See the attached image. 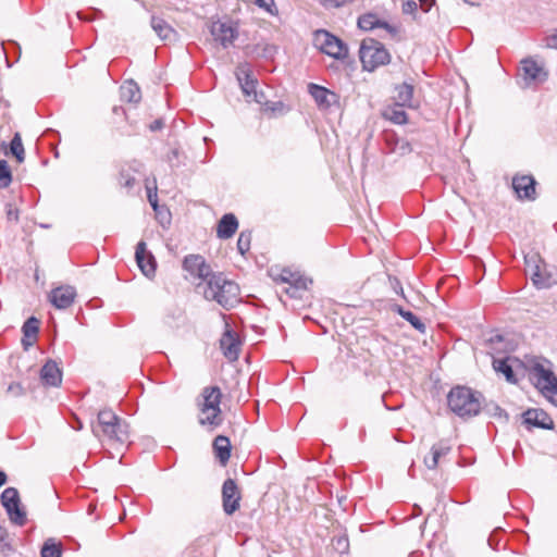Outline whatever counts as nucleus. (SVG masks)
Wrapping results in <instances>:
<instances>
[{"instance_id":"obj_1","label":"nucleus","mask_w":557,"mask_h":557,"mask_svg":"<svg viewBox=\"0 0 557 557\" xmlns=\"http://www.w3.org/2000/svg\"><path fill=\"white\" fill-rule=\"evenodd\" d=\"M92 433L110 446H124L129 442L128 423L111 409L98 412L97 422L91 425Z\"/></svg>"},{"instance_id":"obj_2","label":"nucleus","mask_w":557,"mask_h":557,"mask_svg":"<svg viewBox=\"0 0 557 557\" xmlns=\"http://www.w3.org/2000/svg\"><path fill=\"white\" fill-rule=\"evenodd\" d=\"M205 298L216 301L228 310L240 301V288L234 281L227 280L223 274H213L207 282L203 290Z\"/></svg>"},{"instance_id":"obj_3","label":"nucleus","mask_w":557,"mask_h":557,"mask_svg":"<svg viewBox=\"0 0 557 557\" xmlns=\"http://www.w3.org/2000/svg\"><path fill=\"white\" fill-rule=\"evenodd\" d=\"M481 395L465 386L451 388L447 396L449 409L462 419L476 416L481 410Z\"/></svg>"},{"instance_id":"obj_4","label":"nucleus","mask_w":557,"mask_h":557,"mask_svg":"<svg viewBox=\"0 0 557 557\" xmlns=\"http://www.w3.org/2000/svg\"><path fill=\"white\" fill-rule=\"evenodd\" d=\"M359 58L363 70L369 72H372L379 66L385 65L391 61V54L383 44L373 38H366L362 40L359 49Z\"/></svg>"},{"instance_id":"obj_5","label":"nucleus","mask_w":557,"mask_h":557,"mask_svg":"<svg viewBox=\"0 0 557 557\" xmlns=\"http://www.w3.org/2000/svg\"><path fill=\"white\" fill-rule=\"evenodd\" d=\"M535 387L554 406H557V376L541 362H535L530 370Z\"/></svg>"},{"instance_id":"obj_6","label":"nucleus","mask_w":557,"mask_h":557,"mask_svg":"<svg viewBox=\"0 0 557 557\" xmlns=\"http://www.w3.org/2000/svg\"><path fill=\"white\" fill-rule=\"evenodd\" d=\"M201 414L199 422L211 426H219L222 423L221 417V391L216 386L206 387L202 392Z\"/></svg>"},{"instance_id":"obj_7","label":"nucleus","mask_w":557,"mask_h":557,"mask_svg":"<svg viewBox=\"0 0 557 557\" xmlns=\"http://www.w3.org/2000/svg\"><path fill=\"white\" fill-rule=\"evenodd\" d=\"M313 45L323 53L338 60L348 54L347 46L336 36L325 29H318L313 34Z\"/></svg>"},{"instance_id":"obj_8","label":"nucleus","mask_w":557,"mask_h":557,"mask_svg":"<svg viewBox=\"0 0 557 557\" xmlns=\"http://www.w3.org/2000/svg\"><path fill=\"white\" fill-rule=\"evenodd\" d=\"M0 500L11 522L20 527L26 523V512L20 507V494L15 487H7L1 493Z\"/></svg>"},{"instance_id":"obj_9","label":"nucleus","mask_w":557,"mask_h":557,"mask_svg":"<svg viewBox=\"0 0 557 557\" xmlns=\"http://www.w3.org/2000/svg\"><path fill=\"white\" fill-rule=\"evenodd\" d=\"M210 34L214 42L227 49L238 37V29L232 21H215L210 25Z\"/></svg>"},{"instance_id":"obj_10","label":"nucleus","mask_w":557,"mask_h":557,"mask_svg":"<svg viewBox=\"0 0 557 557\" xmlns=\"http://www.w3.org/2000/svg\"><path fill=\"white\" fill-rule=\"evenodd\" d=\"M242 91L246 97H251L257 103H262L264 98L262 92H257L258 81L253 77L248 63L239 64L235 72Z\"/></svg>"},{"instance_id":"obj_11","label":"nucleus","mask_w":557,"mask_h":557,"mask_svg":"<svg viewBox=\"0 0 557 557\" xmlns=\"http://www.w3.org/2000/svg\"><path fill=\"white\" fill-rule=\"evenodd\" d=\"M520 72L525 87L536 86L547 78V72L544 67L532 59H525L521 62Z\"/></svg>"},{"instance_id":"obj_12","label":"nucleus","mask_w":557,"mask_h":557,"mask_svg":"<svg viewBox=\"0 0 557 557\" xmlns=\"http://www.w3.org/2000/svg\"><path fill=\"white\" fill-rule=\"evenodd\" d=\"M135 260L141 273L151 278L156 274L157 261L151 251L147 250V245L140 240L136 246Z\"/></svg>"},{"instance_id":"obj_13","label":"nucleus","mask_w":557,"mask_h":557,"mask_svg":"<svg viewBox=\"0 0 557 557\" xmlns=\"http://www.w3.org/2000/svg\"><path fill=\"white\" fill-rule=\"evenodd\" d=\"M223 510L226 515H233L239 508L240 493L233 479L224 481L222 486Z\"/></svg>"},{"instance_id":"obj_14","label":"nucleus","mask_w":557,"mask_h":557,"mask_svg":"<svg viewBox=\"0 0 557 557\" xmlns=\"http://www.w3.org/2000/svg\"><path fill=\"white\" fill-rule=\"evenodd\" d=\"M76 295V289L73 286L62 285L50 292L49 300L57 309L64 310L74 304Z\"/></svg>"},{"instance_id":"obj_15","label":"nucleus","mask_w":557,"mask_h":557,"mask_svg":"<svg viewBox=\"0 0 557 557\" xmlns=\"http://www.w3.org/2000/svg\"><path fill=\"white\" fill-rule=\"evenodd\" d=\"M183 268L190 273V275L199 277L206 282L210 278L211 273L210 265H208L203 257L199 255H189L185 257L183 261Z\"/></svg>"},{"instance_id":"obj_16","label":"nucleus","mask_w":557,"mask_h":557,"mask_svg":"<svg viewBox=\"0 0 557 557\" xmlns=\"http://www.w3.org/2000/svg\"><path fill=\"white\" fill-rule=\"evenodd\" d=\"M358 26L363 30H372L374 28L385 29L392 38L398 35V27L385 21H381L376 14L367 13L358 18Z\"/></svg>"},{"instance_id":"obj_17","label":"nucleus","mask_w":557,"mask_h":557,"mask_svg":"<svg viewBox=\"0 0 557 557\" xmlns=\"http://www.w3.org/2000/svg\"><path fill=\"white\" fill-rule=\"evenodd\" d=\"M512 187L519 198L534 199L535 180L531 175L515 176Z\"/></svg>"},{"instance_id":"obj_18","label":"nucleus","mask_w":557,"mask_h":557,"mask_svg":"<svg viewBox=\"0 0 557 557\" xmlns=\"http://www.w3.org/2000/svg\"><path fill=\"white\" fill-rule=\"evenodd\" d=\"M220 346H221V349L224 354V356L231 360V361H234V360H237L238 358V355H239V346H240V343L236 336V334L231 331V330H226L220 341Z\"/></svg>"},{"instance_id":"obj_19","label":"nucleus","mask_w":557,"mask_h":557,"mask_svg":"<svg viewBox=\"0 0 557 557\" xmlns=\"http://www.w3.org/2000/svg\"><path fill=\"white\" fill-rule=\"evenodd\" d=\"M524 423L531 426L550 430L554 428L552 418L542 409H529L523 413Z\"/></svg>"},{"instance_id":"obj_20","label":"nucleus","mask_w":557,"mask_h":557,"mask_svg":"<svg viewBox=\"0 0 557 557\" xmlns=\"http://www.w3.org/2000/svg\"><path fill=\"white\" fill-rule=\"evenodd\" d=\"M40 379L45 385L57 387L62 382V372L54 361L49 360L40 370Z\"/></svg>"},{"instance_id":"obj_21","label":"nucleus","mask_w":557,"mask_h":557,"mask_svg":"<svg viewBox=\"0 0 557 557\" xmlns=\"http://www.w3.org/2000/svg\"><path fill=\"white\" fill-rule=\"evenodd\" d=\"M309 92L319 106V108L322 109H329L332 104V102L335 101L336 95L325 87L310 84L309 85Z\"/></svg>"},{"instance_id":"obj_22","label":"nucleus","mask_w":557,"mask_h":557,"mask_svg":"<svg viewBox=\"0 0 557 557\" xmlns=\"http://www.w3.org/2000/svg\"><path fill=\"white\" fill-rule=\"evenodd\" d=\"M451 446L446 441H440L431 447L430 456L424 457V465L428 469H435L440 458L449 454Z\"/></svg>"},{"instance_id":"obj_23","label":"nucleus","mask_w":557,"mask_h":557,"mask_svg":"<svg viewBox=\"0 0 557 557\" xmlns=\"http://www.w3.org/2000/svg\"><path fill=\"white\" fill-rule=\"evenodd\" d=\"M238 221L232 213H226L218 223L216 235L221 239L231 238L237 231Z\"/></svg>"},{"instance_id":"obj_24","label":"nucleus","mask_w":557,"mask_h":557,"mask_svg":"<svg viewBox=\"0 0 557 557\" xmlns=\"http://www.w3.org/2000/svg\"><path fill=\"white\" fill-rule=\"evenodd\" d=\"M414 88L408 83H403L395 87V103L406 106L407 108H416L417 103L413 99Z\"/></svg>"},{"instance_id":"obj_25","label":"nucleus","mask_w":557,"mask_h":557,"mask_svg":"<svg viewBox=\"0 0 557 557\" xmlns=\"http://www.w3.org/2000/svg\"><path fill=\"white\" fill-rule=\"evenodd\" d=\"M150 24H151L152 29L160 37L161 40L172 41L175 39L176 32L163 18L153 15L151 17Z\"/></svg>"},{"instance_id":"obj_26","label":"nucleus","mask_w":557,"mask_h":557,"mask_svg":"<svg viewBox=\"0 0 557 557\" xmlns=\"http://www.w3.org/2000/svg\"><path fill=\"white\" fill-rule=\"evenodd\" d=\"M213 449L221 465L225 466L231 457V442L226 436L219 435L213 441Z\"/></svg>"},{"instance_id":"obj_27","label":"nucleus","mask_w":557,"mask_h":557,"mask_svg":"<svg viewBox=\"0 0 557 557\" xmlns=\"http://www.w3.org/2000/svg\"><path fill=\"white\" fill-rule=\"evenodd\" d=\"M404 108L407 107L394 103L393 106H389L384 110L383 116L395 124H406L408 121V116Z\"/></svg>"},{"instance_id":"obj_28","label":"nucleus","mask_w":557,"mask_h":557,"mask_svg":"<svg viewBox=\"0 0 557 557\" xmlns=\"http://www.w3.org/2000/svg\"><path fill=\"white\" fill-rule=\"evenodd\" d=\"M121 97L127 102H139L141 99V94L138 85L133 81L124 83L121 86Z\"/></svg>"},{"instance_id":"obj_29","label":"nucleus","mask_w":557,"mask_h":557,"mask_svg":"<svg viewBox=\"0 0 557 557\" xmlns=\"http://www.w3.org/2000/svg\"><path fill=\"white\" fill-rule=\"evenodd\" d=\"M509 358L505 359H494L493 360V368L496 372H500L506 376V380L510 383L517 382L512 368L509 364Z\"/></svg>"},{"instance_id":"obj_30","label":"nucleus","mask_w":557,"mask_h":557,"mask_svg":"<svg viewBox=\"0 0 557 557\" xmlns=\"http://www.w3.org/2000/svg\"><path fill=\"white\" fill-rule=\"evenodd\" d=\"M395 311L401 318H404L407 322H409L416 330H418L420 332H424L425 331L424 323L414 313H412L411 311L405 310L400 306H396Z\"/></svg>"},{"instance_id":"obj_31","label":"nucleus","mask_w":557,"mask_h":557,"mask_svg":"<svg viewBox=\"0 0 557 557\" xmlns=\"http://www.w3.org/2000/svg\"><path fill=\"white\" fill-rule=\"evenodd\" d=\"M10 152L16 158L18 163H22L25 159V150L22 143L20 133H15L10 143Z\"/></svg>"},{"instance_id":"obj_32","label":"nucleus","mask_w":557,"mask_h":557,"mask_svg":"<svg viewBox=\"0 0 557 557\" xmlns=\"http://www.w3.org/2000/svg\"><path fill=\"white\" fill-rule=\"evenodd\" d=\"M22 330H23L25 337L35 338L39 331V320L34 317L27 319L26 322L24 323Z\"/></svg>"},{"instance_id":"obj_33","label":"nucleus","mask_w":557,"mask_h":557,"mask_svg":"<svg viewBox=\"0 0 557 557\" xmlns=\"http://www.w3.org/2000/svg\"><path fill=\"white\" fill-rule=\"evenodd\" d=\"M12 182L10 166L5 160H0V188H7Z\"/></svg>"},{"instance_id":"obj_34","label":"nucleus","mask_w":557,"mask_h":557,"mask_svg":"<svg viewBox=\"0 0 557 557\" xmlns=\"http://www.w3.org/2000/svg\"><path fill=\"white\" fill-rule=\"evenodd\" d=\"M40 554L41 557H61V549L57 544L48 541L44 544Z\"/></svg>"},{"instance_id":"obj_35","label":"nucleus","mask_w":557,"mask_h":557,"mask_svg":"<svg viewBox=\"0 0 557 557\" xmlns=\"http://www.w3.org/2000/svg\"><path fill=\"white\" fill-rule=\"evenodd\" d=\"M319 3L326 10L338 9L348 3H351L354 0H318Z\"/></svg>"},{"instance_id":"obj_36","label":"nucleus","mask_w":557,"mask_h":557,"mask_svg":"<svg viewBox=\"0 0 557 557\" xmlns=\"http://www.w3.org/2000/svg\"><path fill=\"white\" fill-rule=\"evenodd\" d=\"M119 182L121 186L131 189L135 184V177L131 175L127 171L122 170L120 172Z\"/></svg>"},{"instance_id":"obj_37","label":"nucleus","mask_w":557,"mask_h":557,"mask_svg":"<svg viewBox=\"0 0 557 557\" xmlns=\"http://www.w3.org/2000/svg\"><path fill=\"white\" fill-rule=\"evenodd\" d=\"M532 281H533L534 285H536L537 287H541V288L549 286V282L544 280L543 276L541 275L539 265H535V269L532 272Z\"/></svg>"},{"instance_id":"obj_38","label":"nucleus","mask_w":557,"mask_h":557,"mask_svg":"<svg viewBox=\"0 0 557 557\" xmlns=\"http://www.w3.org/2000/svg\"><path fill=\"white\" fill-rule=\"evenodd\" d=\"M237 248L242 255L250 248V236L242 233L237 240Z\"/></svg>"},{"instance_id":"obj_39","label":"nucleus","mask_w":557,"mask_h":557,"mask_svg":"<svg viewBox=\"0 0 557 557\" xmlns=\"http://www.w3.org/2000/svg\"><path fill=\"white\" fill-rule=\"evenodd\" d=\"M156 184V181L153 182ZM147 191H148V201L153 208V210L157 211L158 209V196H157V186L153 185V188H151L149 185H147Z\"/></svg>"},{"instance_id":"obj_40","label":"nucleus","mask_w":557,"mask_h":557,"mask_svg":"<svg viewBox=\"0 0 557 557\" xmlns=\"http://www.w3.org/2000/svg\"><path fill=\"white\" fill-rule=\"evenodd\" d=\"M7 392H8V394L12 395L13 397H20V396L24 395L23 386L20 383H15V382L11 383L8 386Z\"/></svg>"},{"instance_id":"obj_41","label":"nucleus","mask_w":557,"mask_h":557,"mask_svg":"<svg viewBox=\"0 0 557 557\" xmlns=\"http://www.w3.org/2000/svg\"><path fill=\"white\" fill-rule=\"evenodd\" d=\"M181 153L178 149H172L168 154V161L172 168L178 166L181 164L180 160Z\"/></svg>"},{"instance_id":"obj_42","label":"nucleus","mask_w":557,"mask_h":557,"mask_svg":"<svg viewBox=\"0 0 557 557\" xmlns=\"http://www.w3.org/2000/svg\"><path fill=\"white\" fill-rule=\"evenodd\" d=\"M256 4L264 9L267 12L273 14V10L275 9L274 0H256Z\"/></svg>"},{"instance_id":"obj_43","label":"nucleus","mask_w":557,"mask_h":557,"mask_svg":"<svg viewBox=\"0 0 557 557\" xmlns=\"http://www.w3.org/2000/svg\"><path fill=\"white\" fill-rule=\"evenodd\" d=\"M418 9V4L413 0H407L403 3V12L406 14H410L416 12Z\"/></svg>"},{"instance_id":"obj_44","label":"nucleus","mask_w":557,"mask_h":557,"mask_svg":"<svg viewBox=\"0 0 557 557\" xmlns=\"http://www.w3.org/2000/svg\"><path fill=\"white\" fill-rule=\"evenodd\" d=\"M7 218L9 221H18V210L14 208L12 205H7Z\"/></svg>"},{"instance_id":"obj_45","label":"nucleus","mask_w":557,"mask_h":557,"mask_svg":"<svg viewBox=\"0 0 557 557\" xmlns=\"http://www.w3.org/2000/svg\"><path fill=\"white\" fill-rule=\"evenodd\" d=\"M546 46L552 49H557V30L546 37Z\"/></svg>"},{"instance_id":"obj_46","label":"nucleus","mask_w":557,"mask_h":557,"mask_svg":"<svg viewBox=\"0 0 557 557\" xmlns=\"http://www.w3.org/2000/svg\"><path fill=\"white\" fill-rule=\"evenodd\" d=\"M420 7L424 12H429L435 4V0H419Z\"/></svg>"},{"instance_id":"obj_47","label":"nucleus","mask_w":557,"mask_h":557,"mask_svg":"<svg viewBox=\"0 0 557 557\" xmlns=\"http://www.w3.org/2000/svg\"><path fill=\"white\" fill-rule=\"evenodd\" d=\"M293 274L289 271H283L281 274V280L283 282H292Z\"/></svg>"},{"instance_id":"obj_48","label":"nucleus","mask_w":557,"mask_h":557,"mask_svg":"<svg viewBox=\"0 0 557 557\" xmlns=\"http://www.w3.org/2000/svg\"><path fill=\"white\" fill-rule=\"evenodd\" d=\"M162 126H163L162 121H160V120H156L153 123H151V125H150V129H151V131H158V129H160Z\"/></svg>"},{"instance_id":"obj_49","label":"nucleus","mask_w":557,"mask_h":557,"mask_svg":"<svg viewBox=\"0 0 557 557\" xmlns=\"http://www.w3.org/2000/svg\"><path fill=\"white\" fill-rule=\"evenodd\" d=\"M7 482V474L0 471V487Z\"/></svg>"},{"instance_id":"obj_50","label":"nucleus","mask_w":557,"mask_h":557,"mask_svg":"<svg viewBox=\"0 0 557 557\" xmlns=\"http://www.w3.org/2000/svg\"><path fill=\"white\" fill-rule=\"evenodd\" d=\"M337 545H338L339 547H343V546H344V547H346V546L348 545L347 540L338 539V540H337Z\"/></svg>"}]
</instances>
